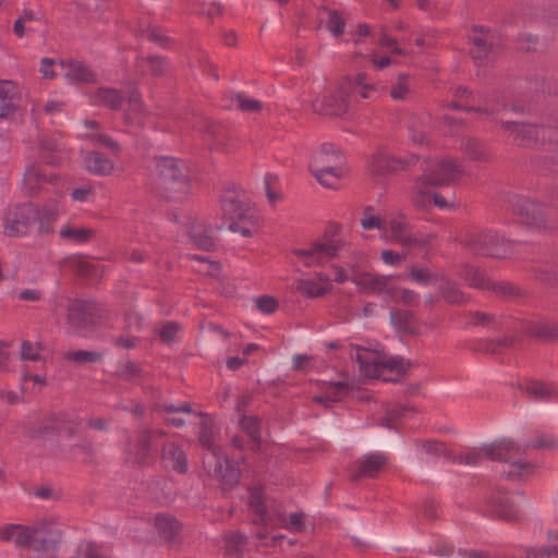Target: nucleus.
I'll use <instances>...</instances> for the list:
<instances>
[{"instance_id":"nucleus-1","label":"nucleus","mask_w":558,"mask_h":558,"mask_svg":"<svg viewBox=\"0 0 558 558\" xmlns=\"http://www.w3.org/2000/svg\"><path fill=\"white\" fill-rule=\"evenodd\" d=\"M366 74L359 73L345 77L337 88L318 96L313 101V110L318 114L342 117L350 110V99L353 95L369 98L374 90L373 84L366 82Z\"/></svg>"},{"instance_id":"nucleus-2","label":"nucleus","mask_w":558,"mask_h":558,"mask_svg":"<svg viewBox=\"0 0 558 558\" xmlns=\"http://www.w3.org/2000/svg\"><path fill=\"white\" fill-rule=\"evenodd\" d=\"M155 184L161 195L168 199H181L190 190V179L182 160L174 157L154 158Z\"/></svg>"},{"instance_id":"nucleus-3","label":"nucleus","mask_w":558,"mask_h":558,"mask_svg":"<svg viewBox=\"0 0 558 558\" xmlns=\"http://www.w3.org/2000/svg\"><path fill=\"white\" fill-rule=\"evenodd\" d=\"M344 157L332 144L325 143L316 151L310 162V171L316 180L327 189H337L327 177L341 179L344 175Z\"/></svg>"},{"instance_id":"nucleus-4","label":"nucleus","mask_w":558,"mask_h":558,"mask_svg":"<svg viewBox=\"0 0 558 558\" xmlns=\"http://www.w3.org/2000/svg\"><path fill=\"white\" fill-rule=\"evenodd\" d=\"M558 447V440L546 434L538 433L535 440L525 445H518L511 439H501L487 444L484 447V453L488 460L498 462H510L513 456H524L530 448L534 449H554Z\"/></svg>"},{"instance_id":"nucleus-5","label":"nucleus","mask_w":558,"mask_h":558,"mask_svg":"<svg viewBox=\"0 0 558 558\" xmlns=\"http://www.w3.org/2000/svg\"><path fill=\"white\" fill-rule=\"evenodd\" d=\"M166 436L159 428L144 427L140 430L133 444L126 449V460L140 468H150L156 463V442Z\"/></svg>"},{"instance_id":"nucleus-6","label":"nucleus","mask_w":558,"mask_h":558,"mask_svg":"<svg viewBox=\"0 0 558 558\" xmlns=\"http://www.w3.org/2000/svg\"><path fill=\"white\" fill-rule=\"evenodd\" d=\"M510 241H505L493 231L470 233L463 241V246L476 255L494 258H506L511 254Z\"/></svg>"},{"instance_id":"nucleus-7","label":"nucleus","mask_w":558,"mask_h":558,"mask_svg":"<svg viewBox=\"0 0 558 558\" xmlns=\"http://www.w3.org/2000/svg\"><path fill=\"white\" fill-rule=\"evenodd\" d=\"M355 360L363 375L369 378H379L384 369L405 374L409 368V363L400 356L386 359L378 352L369 350H359Z\"/></svg>"},{"instance_id":"nucleus-8","label":"nucleus","mask_w":558,"mask_h":558,"mask_svg":"<svg viewBox=\"0 0 558 558\" xmlns=\"http://www.w3.org/2000/svg\"><path fill=\"white\" fill-rule=\"evenodd\" d=\"M38 217L37 204L23 203L9 208L2 219L3 233L8 236L27 235Z\"/></svg>"},{"instance_id":"nucleus-9","label":"nucleus","mask_w":558,"mask_h":558,"mask_svg":"<svg viewBox=\"0 0 558 558\" xmlns=\"http://www.w3.org/2000/svg\"><path fill=\"white\" fill-rule=\"evenodd\" d=\"M203 466L210 477L221 483L223 488L231 489L240 481V469L228 460L222 450L220 453H206L203 458Z\"/></svg>"},{"instance_id":"nucleus-10","label":"nucleus","mask_w":558,"mask_h":558,"mask_svg":"<svg viewBox=\"0 0 558 558\" xmlns=\"http://www.w3.org/2000/svg\"><path fill=\"white\" fill-rule=\"evenodd\" d=\"M98 311L99 308L94 301L75 299L68 306L66 324L72 332L86 336L95 324Z\"/></svg>"},{"instance_id":"nucleus-11","label":"nucleus","mask_w":558,"mask_h":558,"mask_svg":"<svg viewBox=\"0 0 558 558\" xmlns=\"http://www.w3.org/2000/svg\"><path fill=\"white\" fill-rule=\"evenodd\" d=\"M344 242L339 239H325L311 244L308 248H295L293 254L305 267L320 266L337 256L343 248Z\"/></svg>"},{"instance_id":"nucleus-12","label":"nucleus","mask_w":558,"mask_h":558,"mask_svg":"<svg viewBox=\"0 0 558 558\" xmlns=\"http://www.w3.org/2000/svg\"><path fill=\"white\" fill-rule=\"evenodd\" d=\"M472 48L470 54L477 65L488 64L494 61L500 51L498 38L495 33L476 26L474 34L470 36Z\"/></svg>"},{"instance_id":"nucleus-13","label":"nucleus","mask_w":558,"mask_h":558,"mask_svg":"<svg viewBox=\"0 0 558 558\" xmlns=\"http://www.w3.org/2000/svg\"><path fill=\"white\" fill-rule=\"evenodd\" d=\"M417 156L412 154L407 157H397L384 151L374 155L371 162V172L375 178L384 177L395 173L399 170H404L409 166L416 163Z\"/></svg>"},{"instance_id":"nucleus-14","label":"nucleus","mask_w":558,"mask_h":558,"mask_svg":"<svg viewBox=\"0 0 558 558\" xmlns=\"http://www.w3.org/2000/svg\"><path fill=\"white\" fill-rule=\"evenodd\" d=\"M461 172V166L457 161L445 159L438 161L432 169H424L422 179L436 187L450 184Z\"/></svg>"},{"instance_id":"nucleus-15","label":"nucleus","mask_w":558,"mask_h":558,"mask_svg":"<svg viewBox=\"0 0 558 558\" xmlns=\"http://www.w3.org/2000/svg\"><path fill=\"white\" fill-rule=\"evenodd\" d=\"M501 126L509 131L514 142L522 147H533L541 135L545 136V129L536 124L502 121Z\"/></svg>"},{"instance_id":"nucleus-16","label":"nucleus","mask_w":558,"mask_h":558,"mask_svg":"<svg viewBox=\"0 0 558 558\" xmlns=\"http://www.w3.org/2000/svg\"><path fill=\"white\" fill-rule=\"evenodd\" d=\"M512 209L522 223L545 227V219L539 204L525 196H514Z\"/></svg>"},{"instance_id":"nucleus-17","label":"nucleus","mask_w":558,"mask_h":558,"mask_svg":"<svg viewBox=\"0 0 558 558\" xmlns=\"http://www.w3.org/2000/svg\"><path fill=\"white\" fill-rule=\"evenodd\" d=\"M37 233L39 235H49L53 233V223L58 219L61 211V205L59 199L48 198L41 206L37 205Z\"/></svg>"},{"instance_id":"nucleus-18","label":"nucleus","mask_w":558,"mask_h":558,"mask_svg":"<svg viewBox=\"0 0 558 558\" xmlns=\"http://www.w3.org/2000/svg\"><path fill=\"white\" fill-rule=\"evenodd\" d=\"M61 539V532L58 530L46 531L44 527H36V537L31 547L35 553H44L45 558H56L58 546ZM39 558V557H31Z\"/></svg>"},{"instance_id":"nucleus-19","label":"nucleus","mask_w":558,"mask_h":558,"mask_svg":"<svg viewBox=\"0 0 558 558\" xmlns=\"http://www.w3.org/2000/svg\"><path fill=\"white\" fill-rule=\"evenodd\" d=\"M154 525L170 547H177L181 544L182 525L174 517L159 513L154 519Z\"/></svg>"},{"instance_id":"nucleus-20","label":"nucleus","mask_w":558,"mask_h":558,"mask_svg":"<svg viewBox=\"0 0 558 558\" xmlns=\"http://www.w3.org/2000/svg\"><path fill=\"white\" fill-rule=\"evenodd\" d=\"M388 458L381 453H371L364 456L359 462L356 469L351 473L350 480L359 482L365 477H375L387 464Z\"/></svg>"},{"instance_id":"nucleus-21","label":"nucleus","mask_w":558,"mask_h":558,"mask_svg":"<svg viewBox=\"0 0 558 558\" xmlns=\"http://www.w3.org/2000/svg\"><path fill=\"white\" fill-rule=\"evenodd\" d=\"M160 459L165 466L180 474H185L189 470L186 453L175 442L167 441L162 445Z\"/></svg>"},{"instance_id":"nucleus-22","label":"nucleus","mask_w":558,"mask_h":558,"mask_svg":"<svg viewBox=\"0 0 558 558\" xmlns=\"http://www.w3.org/2000/svg\"><path fill=\"white\" fill-rule=\"evenodd\" d=\"M351 280L362 290L372 293L385 292L390 298H393L396 291L395 287L388 286V277L386 276H374L368 272H361L354 275Z\"/></svg>"},{"instance_id":"nucleus-23","label":"nucleus","mask_w":558,"mask_h":558,"mask_svg":"<svg viewBox=\"0 0 558 558\" xmlns=\"http://www.w3.org/2000/svg\"><path fill=\"white\" fill-rule=\"evenodd\" d=\"M36 537V527L21 524H10L1 529L0 538L5 542H13L20 547H31Z\"/></svg>"},{"instance_id":"nucleus-24","label":"nucleus","mask_w":558,"mask_h":558,"mask_svg":"<svg viewBox=\"0 0 558 558\" xmlns=\"http://www.w3.org/2000/svg\"><path fill=\"white\" fill-rule=\"evenodd\" d=\"M186 229L194 244L204 251H210L216 245V238L210 226L199 225L192 218H189Z\"/></svg>"},{"instance_id":"nucleus-25","label":"nucleus","mask_w":558,"mask_h":558,"mask_svg":"<svg viewBox=\"0 0 558 558\" xmlns=\"http://www.w3.org/2000/svg\"><path fill=\"white\" fill-rule=\"evenodd\" d=\"M221 209L223 216L230 220H251V214L248 213V205L239 198L235 190L233 194H226L221 197Z\"/></svg>"},{"instance_id":"nucleus-26","label":"nucleus","mask_w":558,"mask_h":558,"mask_svg":"<svg viewBox=\"0 0 558 558\" xmlns=\"http://www.w3.org/2000/svg\"><path fill=\"white\" fill-rule=\"evenodd\" d=\"M248 506L254 511L256 518L253 520L255 524H270L274 519L266 504L263 489L260 487H252L248 492Z\"/></svg>"},{"instance_id":"nucleus-27","label":"nucleus","mask_w":558,"mask_h":558,"mask_svg":"<svg viewBox=\"0 0 558 558\" xmlns=\"http://www.w3.org/2000/svg\"><path fill=\"white\" fill-rule=\"evenodd\" d=\"M92 101L97 106L118 111L125 101V96L121 90L113 87H98L92 95Z\"/></svg>"},{"instance_id":"nucleus-28","label":"nucleus","mask_w":558,"mask_h":558,"mask_svg":"<svg viewBox=\"0 0 558 558\" xmlns=\"http://www.w3.org/2000/svg\"><path fill=\"white\" fill-rule=\"evenodd\" d=\"M58 179V175L56 173H51L49 175H46L41 172L39 166L33 163L29 165L24 173V189L26 190V193L29 195H35L39 192L40 185L43 183H53Z\"/></svg>"},{"instance_id":"nucleus-29","label":"nucleus","mask_w":558,"mask_h":558,"mask_svg":"<svg viewBox=\"0 0 558 558\" xmlns=\"http://www.w3.org/2000/svg\"><path fill=\"white\" fill-rule=\"evenodd\" d=\"M61 64L66 69L65 77L71 82L88 84L96 81L95 73L82 61L69 60Z\"/></svg>"},{"instance_id":"nucleus-30","label":"nucleus","mask_w":558,"mask_h":558,"mask_svg":"<svg viewBox=\"0 0 558 558\" xmlns=\"http://www.w3.org/2000/svg\"><path fill=\"white\" fill-rule=\"evenodd\" d=\"M529 336L541 341L558 340V324L549 320L530 323L526 327Z\"/></svg>"},{"instance_id":"nucleus-31","label":"nucleus","mask_w":558,"mask_h":558,"mask_svg":"<svg viewBox=\"0 0 558 558\" xmlns=\"http://www.w3.org/2000/svg\"><path fill=\"white\" fill-rule=\"evenodd\" d=\"M430 122V116L428 113H413L409 117L408 129L410 137L415 144H423Z\"/></svg>"},{"instance_id":"nucleus-32","label":"nucleus","mask_w":558,"mask_h":558,"mask_svg":"<svg viewBox=\"0 0 558 558\" xmlns=\"http://www.w3.org/2000/svg\"><path fill=\"white\" fill-rule=\"evenodd\" d=\"M520 389L533 401H549L555 397L554 388L543 381L530 380L521 384Z\"/></svg>"},{"instance_id":"nucleus-33","label":"nucleus","mask_w":558,"mask_h":558,"mask_svg":"<svg viewBox=\"0 0 558 558\" xmlns=\"http://www.w3.org/2000/svg\"><path fill=\"white\" fill-rule=\"evenodd\" d=\"M15 85L5 81L0 84V118H9L16 111L14 102Z\"/></svg>"},{"instance_id":"nucleus-34","label":"nucleus","mask_w":558,"mask_h":558,"mask_svg":"<svg viewBox=\"0 0 558 558\" xmlns=\"http://www.w3.org/2000/svg\"><path fill=\"white\" fill-rule=\"evenodd\" d=\"M85 165L89 172L107 175L113 169V162L99 151H89L85 157Z\"/></svg>"},{"instance_id":"nucleus-35","label":"nucleus","mask_w":558,"mask_h":558,"mask_svg":"<svg viewBox=\"0 0 558 558\" xmlns=\"http://www.w3.org/2000/svg\"><path fill=\"white\" fill-rule=\"evenodd\" d=\"M493 511L497 517L506 521H517L518 510L509 497L505 495H494L492 497Z\"/></svg>"},{"instance_id":"nucleus-36","label":"nucleus","mask_w":558,"mask_h":558,"mask_svg":"<svg viewBox=\"0 0 558 558\" xmlns=\"http://www.w3.org/2000/svg\"><path fill=\"white\" fill-rule=\"evenodd\" d=\"M438 292L440 298L449 304H463L466 302L464 293L460 290L458 283L447 278H440Z\"/></svg>"},{"instance_id":"nucleus-37","label":"nucleus","mask_w":558,"mask_h":558,"mask_svg":"<svg viewBox=\"0 0 558 558\" xmlns=\"http://www.w3.org/2000/svg\"><path fill=\"white\" fill-rule=\"evenodd\" d=\"M197 415L203 417L199 423V444L207 450V453H220L222 449L214 442L213 423L210 418L201 412L197 413Z\"/></svg>"},{"instance_id":"nucleus-38","label":"nucleus","mask_w":558,"mask_h":558,"mask_svg":"<svg viewBox=\"0 0 558 558\" xmlns=\"http://www.w3.org/2000/svg\"><path fill=\"white\" fill-rule=\"evenodd\" d=\"M136 65L142 71H147L153 76H161L168 69V61L161 56L137 57Z\"/></svg>"},{"instance_id":"nucleus-39","label":"nucleus","mask_w":558,"mask_h":558,"mask_svg":"<svg viewBox=\"0 0 558 558\" xmlns=\"http://www.w3.org/2000/svg\"><path fill=\"white\" fill-rule=\"evenodd\" d=\"M59 233H60V236L65 241H70V242L76 243V244H82V243L89 242L94 238L95 230L92 228L65 225L61 228Z\"/></svg>"},{"instance_id":"nucleus-40","label":"nucleus","mask_w":558,"mask_h":558,"mask_svg":"<svg viewBox=\"0 0 558 558\" xmlns=\"http://www.w3.org/2000/svg\"><path fill=\"white\" fill-rule=\"evenodd\" d=\"M292 290L310 299L319 298L327 293V288L318 284L314 279H295L292 283Z\"/></svg>"},{"instance_id":"nucleus-41","label":"nucleus","mask_w":558,"mask_h":558,"mask_svg":"<svg viewBox=\"0 0 558 558\" xmlns=\"http://www.w3.org/2000/svg\"><path fill=\"white\" fill-rule=\"evenodd\" d=\"M143 369L140 364L132 361H121L118 363L113 375L123 381L132 383L142 376Z\"/></svg>"},{"instance_id":"nucleus-42","label":"nucleus","mask_w":558,"mask_h":558,"mask_svg":"<svg viewBox=\"0 0 558 558\" xmlns=\"http://www.w3.org/2000/svg\"><path fill=\"white\" fill-rule=\"evenodd\" d=\"M432 187L433 186L422 178L417 180L412 195V203L415 207L425 209L432 202Z\"/></svg>"},{"instance_id":"nucleus-43","label":"nucleus","mask_w":558,"mask_h":558,"mask_svg":"<svg viewBox=\"0 0 558 558\" xmlns=\"http://www.w3.org/2000/svg\"><path fill=\"white\" fill-rule=\"evenodd\" d=\"M242 429L250 436L252 441V449L259 450L260 448V422L255 416H243L240 421Z\"/></svg>"},{"instance_id":"nucleus-44","label":"nucleus","mask_w":558,"mask_h":558,"mask_svg":"<svg viewBox=\"0 0 558 558\" xmlns=\"http://www.w3.org/2000/svg\"><path fill=\"white\" fill-rule=\"evenodd\" d=\"M463 153L469 159L474 161H486L487 151L483 143L475 138H466L462 142L461 146Z\"/></svg>"},{"instance_id":"nucleus-45","label":"nucleus","mask_w":558,"mask_h":558,"mask_svg":"<svg viewBox=\"0 0 558 558\" xmlns=\"http://www.w3.org/2000/svg\"><path fill=\"white\" fill-rule=\"evenodd\" d=\"M464 279L465 281L474 288L477 289H486L488 290V286H490V280L486 277V274L480 268L468 266L464 270Z\"/></svg>"},{"instance_id":"nucleus-46","label":"nucleus","mask_w":558,"mask_h":558,"mask_svg":"<svg viewBox=\"0 0 558 558\" xmlns=\"http://www.w3.org/2000/svg\"><path fill=\"white\" fill-rule=\"evenodd\" d=\"M390 319L399 329L412 332V325L415 323V314L411 311L392 310L390 312Z\"/></svg>"},{"instance_id":"nucleus-47","label":"nucleus","mask_w":558,"mask_h":558,"mask_svg":"<svg viewBox=\"0 0 558 558\" xmlns=\"http://www.w3.org/2000/svg\"><path fill=\"white\" fill-rule=\"evenodd\" d=\"M247 538L240 532L232 531L226 534V550L229 555H239L244 550Z\"/></svg>"},{"instance_id":"nucleus-48","label":"nucleus","mask_w":558,"mask_h":558,"mask_svg":"<svg viewBox=\"0 0 558 558\" xmlns=\"http://www.w3.org/2000/svg\"><path fill=\"white\" fill-rule=\"evenodd\" d=\"M231 102L236 109L243 112L255 113L262 110V102L257 99L248 98L244 94L238 93L231 96Z\"/></svg>"},{"instance_id":"nucleus-49","label":"nucleus","mask_w":558,"mask_h":558,"mask_svg":"<svg viewBox=\"0 0 558 558\" xmlns=\"http://www.w3.org/2000/svg\"><path fill=\"white\" fill-rule=\"evenodd\" d=\"M129 102V113H125L123 117L125 124H131V116L130 113L144 114L146 112L145 105L142 100L141 94L138 89L132 88L128 95Z\"/></svg>"},{"instance_id":"nucleus-50","label":"nucleus","mask_w":558,"mask_h":558,"mask_svg":"<svg viewBox=\"0 0 558 558\" xmlns=\"http://www.w3.org/2000/svg\"><path fill=\"white\" fill-rule=\"evenodd\" d=\"M521 456H513L511 458L510 462H507L509 464V470L504 471L501 473V476L506 480H518L522 476L524 471H526L531 464L520 458Z\"/></svg>"},{"instance_id":"nucleus-51","label":"nucleus","mask_w":558,"mask_h":558,"mask_svg":"<svg viewBox=\"0 0 558 558\" xmlns=\"http://www.w3.org/2000/svg\"><path fill=\"white\" fill-rule=\"evenodd\" d=\"M137 36H146L151 43L161 48H168L171 41V39L155 25H149L146 29H138Z\"/></svg>"},{"instance_id":"nucleus-52","label":"nucleus","mask_w":558,"mask_h":558,"mask_svg":"<svg viewBox=\"0 0 558 558\" xmlns=\"http://www.w3.org/2000/svg\"><path fill=\"white\" fill-rule=\"evenodd\" d=\"M488 290L504 299H511L520 295V289L507 281H492Z\"/></svg>"},{"instance_id":"nucleus-53","label":"nucleus","mask_w":558,"mask_h":558,"mask_svg":"<svg viewBox=\"0 0 558 558\" xmlns=\"http://www.w3.org/2000/svg\"><path fill=\"white\" fill-rule=\"evenodd\" d=\"M328 14L327 28L331 32L335 37H339L344 32L345 21L343 16L337 10L326 9Z\"/></svg>"},{"instance_id":"nucleus-54","label":"nucleus","mask_w":558,"mask_h":558,"mask_svg":"<svg viewBox=\"0 0 558 558\" xmlns=\"http://www.w3.org/2000/svg\"><path fill=\"white\" fill-rule=\"evenodd\" d=\"M65 357L77 364H86L99 362L102 359V354L95 351L78 350L69 352Z\"/></svg>"},{"instance_id":"nucleus-55","label":"nucleus","mask_w":558,"mask_h":558,"mask_svg":"<svg viewBox=\"0 0 558 558\" xmlns=\"http://www.w3.org/2000/svg\"><path fill=\"white\" fill-rule=\"evenodd\" d=\"M408 411H411V408L407 405L397 404L389 408L386 412V416L381 418L380 425L388 428H392V423L404 417Z\"/></svg>"},{"instance_id":"nucleus-56","label":"nucleus","mask_w":558,"mask_h":558,"mask_svg":"<svg viewBox=\"0 0 558 558\" xmlns=\"http://www.w3.org/2000/svg\"><path fill=\"white\" fill-rule=\"evenodd\" d=\"M396 291L393 293V298H391L395 301L401 302L403 305L413 307L417 306L420 303V295L413 290L410 289H399L395 288Z\"/></svg>"},{"instance_id":"nucleus-57","label":"nucleus","mask_w":558,"mask_h":558,"mask_svg":"<svg viewBox=\"0 0 558 558\" xmlns=\"http://www.w3.org/2000/svg\"><path fill=\"white\" fill-rule=\"evenodd\" d=\"M430 239L432 236H418L417 234L411 231L410 233H407L405 236L400 238V242H398V244H400L408 251H411L414 248L425 247L426 245L429 244Z\"/></svg>"},{"instance_id":"nucleus-58","label":"nucleus","mask_w":558,"mask_h":558,"mask_svg":"<svg viewBox=\"0 0 558 558\" xmlns=\"http://www.w3.org/2000/svg\"><path fill=\"white\" fill-rule=\"evenodd\" d=\"M422 449L430 456L451 458V452L447 449L446 445L436 440H424L421 444Z\"/></svg>"},{"instance_id":"nucleus-59","label":"nucleus","mask_w":558,"mask_h":558,"mask_svg":"<svg viewBox=\"0 0 558 558\" xmlns=\"http://www.w3.org/2000/svg\"><path fill=\"white\" fill-rule=\"evenodd\" d=\"M180 329V324L175 322H167L158 329L157 333L163 343L170 344L174 341Z\"/></svg>"},{"instance_id":"nucleus-60","label":"nucleus","mask_w":558,"mask_h":558,"mask_svg":"<svg viewBox=\"0 0 558 558\" xmlns=\"http://www.w3.org/2000/svg\"><path fill=\"white\" fill-rule=\"evenodd\" d=\"M553 556H558V545L556 544L539 548L527 547L524 558H551Z\"/></svg>"},{"instance_id":"nucleus-61","label":"nucleus","mask_w":558,"mask_h":558,"mask_svg":"<svg viewBox=\"0 0 558 558\" xmlns=\"http://www.w3.org/2000/svg\"><path fill=\"white\" fill-rule=\"evenodd\" d=\"M151 410L155 412H158V413L166 412L169 414H171V413H187V414L193 413L191 404L187 402H182L179 405L156 402V403H154Z\"/></svg>"},{"instance_id":"nucleus-62","label":"nucleus","mask_w":558,"mask_h":558,"mask_svg":"<svg viewBox=\"0 0 558 558\" xmlns=\"http://www.w3.org/2000/svg\"><path fill=\"white\" fill-rule=\"evenodd\" d=\"M410 276L413 281L421 284H429L437 281L436 275L422 267H411Z\"/></svg>"},{"instance_id":"nucleus-63","label":"nucleus","mask_w":558,"mask_h":558,"mask_svg":"<svg viewBox=\"0 0 558 558\" xmlns=\"http://www.w3.org/2000/svg\"><path fill=\"white\" fill-rule=\"evenodd\" d=\"M544 159L550 171L558 172V141L546 145Z\"/></svg>"},{"instance_id":"nucleus-64","label":"nucleus","mask_w":558,"mask_h":558,"mask_svg":"<svg viewBox=\"0 0 558 558\" xmlns=\"http://www.w3.org/2000/svg\"><path fill=\"white\" fill-rule=\"evenodd\" d=\"M411 232L410 225L402 219H392L390 221V233L397 243L400 242V238L407 235V233Z\"/></svg>"}]
</instances>
